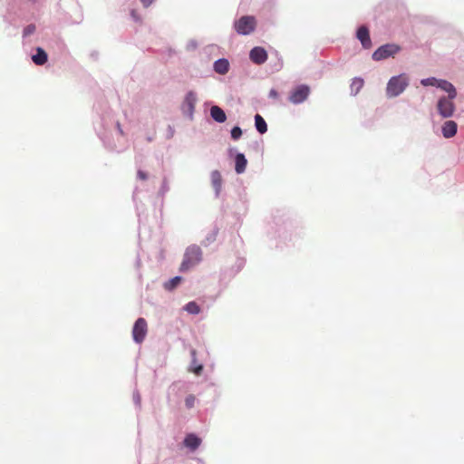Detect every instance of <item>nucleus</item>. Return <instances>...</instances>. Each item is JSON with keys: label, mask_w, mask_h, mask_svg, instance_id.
<instances>
[{"label": "nucleus", "mask_w": 464, "mask_h": 464, "mask_svg": "<svg viewBox=\"0 0 464 464\" xmlns=\"http://www.w3.org/2000/svg\"><path fill=\"white\" fill-rule=\"evenodd\" d=\"M144 7H149L154 0H140Z\"/></svg>", "instance_id": "obj_30"}, {"label": "nucleus", "mask_w": 464, "mask_h": 464, "mask_svg": "<svg viewBox=\"0 0 464 464\" xmlns=\"http://www.w3.org/2000/svg\"><path fill=\"white\" fill-rule=\"evenodd\" d=\"M201 443V440L195 434H188L184 440V445L191 450H197Z\"/></svg>", "instance_id": "obj_12"}, {"label": "nucleus", "mask_w": 464, "mask_h": 464, "mask_svg": "<svg viewBox=\"0 0 464 464\" xmlns=\"http://www.w3.org/2000/svg\"><path fill=\"white\" fill-rule=\"evenodd\" d=\"M202 259V251L198 246L192 245L187 247L179 271L186 272L198 265Z\"/></svg>", "instance_id": "obj_1"}, {"label": "nucleus", "mask_w": 464, "mask_h": 464, "mask_svg": "<svg viewBox=\"0 0 464 464\" xmlns=\"http://www.w3.org/2000/svg\"><path fill=\"white\" fill-rule=\"evenodd\" d=\"M185 310L191 314H198L200 313V307L196 302H188L185 305Z\"/></svg>", "instance_id": "obj_23"}, {"label": "nucleus", "mask_w": 464, "mask_h": 464, "mask_svg": "<svg viewBox=\"0 0 464 464\" xmlns=\"http://www.w3.org/2000/svg\"><path fill=\"white\" fill-rule=\"evenodd\" d=\"M148 332V324L144 318H139L135 322L132 328V337L137 343H141Z\"/></svg>", "instance_id": "obj_4"}, {"label": "nucleus", "mask_w": 464, "mask_h": 464, "mask_svg": "<svg viewBox=\"0 0 464 464\" xmlns=\"http://www.w3.org/2000/svg\"><path fill=\"white\" fill-rule=\"evenodd\" d=\"M197 102V98L194 92H189L187 93L185 98V104L188 106V110L192 111L194 110L195 104Z\"/></svg>", "instance_id": "obj_21"}, {"label": "nucleus", "mask_w": 464, "mask_h": 464, "mask_svg": "<svg viewBox=\"0 0 464 464\" xmlns=\"http://www.w3.org/2000/svg\"><path fill=\"white\" fill-rule=\"evenodd\" d=\"M131 16H132L136 21H138V20L140 19V18H139V16H138V14H137V11H136V10H132V11H131Z\"/></svg>", "instance_id": "obj_31"}, {"label": "nucleus", "mask_w": 464, "mask_h": 464, "mask_svg": "<svg viewBox=\"0 0 464 464\" xmlns=\"http://www.w3.org/2000/svg\"><path fill=\"white\" fill-rule=\"evenodd\" d=\"M357 38L361 41L362 44L365 48L371 47V39L369 34V30L365 26H361L357 30Z\"/></svg>", "instance_id": "obj_10"}, {"label": "nucleus", "mask_w": 464, "mask_h": 464, "mask_svg": "<svg viewBox=\"0 0 464 464\" xmlns=\"http://www.w3.org/2000/svg\"><path fill=\"white\" fill-rule=\"evenodd\" d=\"M400 50L396 44H384L379 47L372 54V58L375 61L386 59L391 55L395 54Z\"/></svg>", "instance_id": "obj_6"}, {"label": "nucleus", "mask_w": 464, "mask_h": 464, "mask_svg": "<svg viewBox=\"0 0 464 464\" xmlns=\"http://www.w3.org/2000/svg\"><path fill=\"white\" fill-rule=\"evenodd\" d=\"M255 125L259 133L264 134L267 131L266 122L259 114L255 116Z\"/></svg>", "instance_id": "obj_19"}, {"label": "nucleus", "mask_w": 464, "mask_h": 464, "mask_svg": "<svg viewBox=\"0 0 464 464\" xmlns=\"http://www.w3.org/2000/svg\"><path fill=\"white\" fill-rule=\"evenodd\" d=\"M409 84V79L405 74L393 76L390 79L386 87L388 97H396L400 95Z\"/></svg>", "instance_id": "obj_2"}, {"label": "nucleus", "mask_w": 464, "mask_h": 464, "mask_svg": "<svg viewBox=\"0 0 464 464\" xmlns=\"http://www.w3.org/2000/svg\"><path fill=\"white\" fill-rule=\"evenodd\" d=\"M214 70L218 74H226L229 70V63L227 59H219L214 63Z\"/></svg>", "instance_id": "obj_15"}, {"label": "nucleus", "mask_w": 464, "mask_h": 464, "mask_svg": "<svg viewBox=\"0 0 464 464\" xmlns=\"http://www.w3.org/2000/svg\"><path fill=\"white\" fill-rule=\"evenodd\" d=\"M190 354L192 360L189 371L194 372L196 375H200L203 371V365L198 362L196 350L192 349Z\"/></svg>", "instance_id": "obj_14"}, {"label": "nucleus", "mask_w": 464, "mask_h": 464, "mask_svg": "<svg viewBox=\"0 0 464 464\" xmlns=\"http://www.w3.org/2000/svg\"><path fill=\"white\" fill-rule=\"evenodd\" d=\"M458 125L453 121H447L442 126V134L445 138H452L457 133Z\"/></svg>", "instance_id": "obj_9"}, {"label": "nucleus", "mask_w": 464, "mask_h": 464, "mask_svg": "<svg viewBox=\"0 0 464 464\" xmlns=\"http://www.w3.org/2000/svg\"><path fill=\"white\" fill-rule=\"evenodd\" d=\"M33 62L37 65H43L47 62V53L42 49L37 48V52L32 57Z\"/></svg>", "instance_id": "obj_18"}, {"label": "nucleus", "mask_w": 464, "mask_h": 464, "mask_svg": "<svg viewBox=\"0 0 464 464\" xmlns=\"http://www.w3.org/2000/svg\"><path fill=\"white\" fill-rule=\"evenodd\" d=\"M256 22L254 16L245 15L235 23V29L239 34H249L254 32Z\"/></svg>", "instance_id": "obj_3"}, {"label": "nucleus", "mask_w": 464, "mask_h": 464, "mask_svg": "<svg viewBox=\"0 0 464 464\" xmlns=\"http://www.w3.org/2000/svg\"><path fill=\"white\" fill-rule=\"evenodd\" d=\"M35 30V26L34 24H30L28 26L25 27L24 31V34L25 35H28V34H31L34 32Z\"/></svg>", "instance_id": "obj_27"}, {"label": "nucleus", "mask_w": 464, "mask_h": 464, "mask_svg": "<svg viewBox=\"0 0 464 464\" xmlns=\"http://www.w3.org/2000/svg\"><path fill=\"white\" fill-rule=\"evenodd\" d=\"M437 87L449 93V97L450 99H454L457 96V92H456L455 87L448 81L439 80Z\"/></svg>", "instance_id": "obj_13"}, {"label": "nucleus", "mask_w": 464, "mask_h": 464, "mask_svg": "<svg viewBox=\"0 0 464 464\" xmlns=\"http://www.w3.org/2000/svg\"><path fill=\"white\" fill-rule=\"evenodd\" d=\"M181 280H182L181 276H175L172 279H170L169 281L166 282L164 284V287H165V289L171 291L177 287V285L181 282Z\"/></svg>", "instance_id": "obj_22"}, {"label": "nucleus", "mask_w": 464, "mask_h": 464, "mask_svg": "<svg viewBox=\"0 0 464 464\" xmlns=\"http://www.w3.org/2000/svg\"><path fill=\"white\" fill-rule=\"evenodd\" d=\"M438 82H439V80L434 78V77L422 79L420 81V83L423 86H436L437 87L438 86Z\"/></svg>", "instance_id": "obj_24"}, {"label": "nucleus", "mask_w": 464, "mask_h": 464, "mask_svg": "<svg viewBox=\"0 0 464 464\" xmlns=\"http://www.w3.org/2000/svg\"><path fill=\"white\" fill-rule=\"evenodd\" d=\"M236 166L235 169L237 174H241L246 170L247 160L245 158L244 154L238 153L235 159Z\"/></svg>", "instance_id": "obj_16"}, {"label": "nucleus", "mask_w": 464, "mask_h": 464, "mask_svg": "<svg viewBox=\"0 0 464 464\" xmlns=\"http://www.w3.org/2000/svg\"><path fill=\"white\" fill-rule=\"evenodd\" d=\"M210 115L212 119L218 123H223L227 121V115L225 111L217 105H214L210 108Z\"/></svg>", "instance_id": "obj_11"}, {"label": "nucleus", "mask_w": 464, "mask_h": 464, "mask_svg": "<svg viewBox=\"0 0 464 464\" xmlns=\"http://www.w3.org/2000/svg\"><path fill=\"white\" fill-rule=\"evenodd\" d=\"M242 135V130L240 127L236 126L231 130V138L235 140H238Z\"/></svg>", "instance_id": "obj_25"}, {"label": "nucleus", "mask_w": 464, "mask_h": 464, "mask_svg": "<svg viewBox=\"0 0 464 464\" xmlns=\"http://www.w3.org/2000/svg\"><path fill=\"white\" fill-rule=\"evenodd\" d=\"M211 183L216 190V193L219 194L222 186V177L218 170H213L211 172Z\"/></svg>", "instance_id": "obj_17"}, {"label": "nucleus", "mask_w": 464, "mask_h": 464, "mask_svg": "<svg viewBox=\"0 0 464 464\" xmlns=\"http://www.w3.org/2000/svg\"><path fill=\"white\" fill-rule=\"evenodd\" d=\"M267 53L263 47H254L249 53L250 60L256 64H263L267 60Z\"/></svg>", "instance_id": "obj_8"}, {"label": "nucleus", "mask_w": 464, "mask_h": 464, "mask_svg": "<svg viewBox=\"0 0 464 464\" xmlns=\"http://www.w3.org/2000/svg\"><path fill=\"white\" fill-rule=\"evenodd\" d=\"M117 128H118V130H119L120 133H121V135H123V130H122L121 126V124H120L119 122L117 123Z\"/></svg>", "instance_id": "obj_32"}, {"label": "nucleus", "mask_w": 464, "mask_h": 464, "mask_svg": "<svg viewBox=\"0 0 464 464\" xmlns=\"http://www.w3.org/2000/svg\"><path fill=\"white\" fill-rule=\"evenodd\" d=\"M452 100L450 97H442L439 100L437 109L441 117L450 118L453 115L455 106Z\"/></svg>", "instance_id": "obj_5"}, {"label": "nucleus", "mask_w": 464, "mask_h": 464, "mask_svg": "<svg viewBox=\"0 0 464 464\" xmlns=\"http://www.w3.org/2000/svg\"><path fill=\"white\" fill-rule=\"evenodd\" d=\"M363 84L364 82L362 78L353 79L350 85L351 92L354 95L357 94L360 92V90L363 87Z\"/></svg>", "instance_id": "obj_20"}, {"label": "nucleus", "mask_w": 464, "mask_h": 464, "mask_svg": "<svg viewBox=\"0 0 464 464\" xmlns=\"http://www.w3.org/2000/svg\"><path fill=\"white\" fill-rule=\"evenodd\" d=\"M310 93V88L307 85L297 86L289 96V101L294 104L304 102Z\"/></svg>", "instance_id": "obj_7"}, {"label": "nucleus", "mask_w": 464, "mask_h": 464, "mask_svg": "<svg viewBox=\"0 0 464 464\" xmlns=\"http://www.w3.org/2000/svg\"><path fill=\"white\" fill-rule=\"evenodd\" d=\"M269 97L272 99H276L278 97V92L275 89H272L269 92Z\"/></svg>", "instance_id": "obj_29"}, {"label": "nucleus", "mask_w": 464, "mask_h": 464, "mask_svg": "<svg viewBox=\"0 0 464 464\" xmlns=\"http://www.w3.org/2000/svg\"><path fill=\"white\" fill-rule=\"evenodd\" d=\"M137 176L141 180L147 179V174L144 171H142V170H138Z\"/></svg>", "instance_id": "obj_28"}, {"label": "nucleus", "mask_w": 464, "mask_h": 464, "mask_svg": "<svg viewBox=\"0 0 464 464\" xmlns=\"http://www.w3.org/2000/svg\"><path fill=\"white\" fill-rule=\"evenodd\" d=\"M195 401H196V397L194 395H192V394H189L185 399L186 407L188 408V409L194 407Z\"/></svg>", "instance_id": "obj_26"}]
</instances>
